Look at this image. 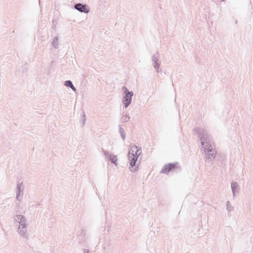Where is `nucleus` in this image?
Instances as JSON below:
<instances>
[{
	"label": "nucleus",
	"mask_w": 253,
	"mask_h": 253,
	"mask_svg": "<svg viewBox=\"0 0 253 253\" xmlns=\"http://www.w3.org/2000/svg\"><path fill=\"white\" fill-rule=\"evenodd\" d=\"M193 131H196L199 135V137L200 138L201 145L205 153V160L212 161L215 157L217 152L211 136L206 130L200 128H194Z\"/></svg>",
	"instance_id": "obj_1"
},
{
	"label": "nucleus",
	"mask_w": 253,
	"mask_h": 253,
	"mask_svg": "<svg viewBox=\"0 0 253 253\" xmlns=\"http://www.w3.org/2000/svg\"><path fill=\"white\" fill-rule=\"evenodd\" d=\"M122 90L124 91L123 102L125 108H127L131 104L133 92L129 91L125 86H123Z\"/></svg>",
	"instance_id": "obj_2"
},
{
	"label": "nucleus",
	"mask_w": 253,
	"mask_h": 253,
	"mask_svg": "<svg viewBox=\"0 0 253 253\" xmlns=\"http://www.w3.org/2000/svg\"><path fill=\"white\" fill-rule=\"evenodd\" d=\"M131 151L134 152V150H133V148H130L128 150L127 155L129 161V169L131 172H135L138 169L137 167H134L136 166V163L138 158H137V156H134V153H131Z\"/></svg>",
	"instance_id": "obj_3"
},
{
	"label": "nucleus",
	"mask_w": 253,
	"mask_h": 253,
	"mask_svg": "<svg viewBox=\"0 0 253 253\" xmlns=\"http://www.w3.org/2000/svg\"><path fill=\"white\" fill-rule=\"evenodd\" d=\"M175 169H176V172L181 170V168L180 167L178 163H169L167 165H165L161 169V172L162 173H167L170 171L174 170Z\"/></svg>",
	"instance_id": "obj_4"
},
{
	"label": "nucleus",
	"mask_w": 253,
	"mask_h": 253,
	"mask_svg": "<svg viewBox=\"0 0 253 253\" xmlns=\"http://www.w3.org/2000/svg\"><path fill=\"white\" fill-rule=\"evenodd\" d=\"M17 232L18 234L24 238L28 239V235L27 234L28 224L27 220L18 225Z\"/></svg>",
	"instance_id": "obj_5"
},
{
	"label": "nucleus",
	"mask_w": 253,
	"mask_h": 253,
	"mask_svg": "<svg viewBox=\"0 0 253 253\" xmlns=\"http://www.w3.org/2000/svg\"><path fill=\"white\" fill-rule=\"evenodd\" d=\"M152 62L156 71L158 73L161 72L162 69L160 68L161 61H160V56L158 52H156L152 55Z\"/></svg>",
	"instance_id": "obj_6"
},
{
	"label": "nucleus",
	"mask_w": 253,
	"mask_h": 253,
	"mask_svg": "<svg viewBox=\"0 0 253 253\" xmlns=\"http://www.w3.org/2000/svg\"><path fill=\"white\" fill-rule=\"evenodd\" d=\"M24 188V185L22 182L18 184L16 186V199L19 201H21L23 199Z\"/></svg>",
	"instance_id": "obj_7"
},
{
	"label": "nucleus",
	"mask_w": 253,
	"mask_h": 253,
	"mask_svg": "<svg viewBox=\"0 0 253 253\" xmlns=\"http://www.w3.org/2000/svg\"><path fill=\"white\" fill-rule=\"evenodd\" d=\"M102 152L103 153L105 159L110 161L112 164L117 166V162L118 159L116 156L111 155L109 152L102 149Z\"/></svg>",
	"instance_id": "obj_8"
},
{
	"label": "nucleus",
	"mask_w": 253,
	"mask_h": 253,
	"mask_svg": "<svg viewBox=\"0 0 253 253\" xmlns=\"http://www.w3.org/2000/svg\"><path fill=\"white\" fill-rule=\"evenodd\" d=\"M74 8L79 11L84 13H88L90 11L89 8L86 4L78 3L74 5Z\"/></svg>",
	"instance_id": "obj_9"
},
{
	"label": "nucleus",
	"mask_w": 253,
	"mask_h": 253,
	"mask_svg": "<svg viewBox=\"0 0 253 253\" xmlns=\"http://www.w3.org/2000/svg\"><path fill=\"white\" fill-rule=\"evenodd\" d=\"M13 220L15 225H18L21 223L23 222L27 219L26 217L22 214H14Z\"/></svg>",
	"instance_id": "obj_10"
},
{
	"label": "nucleus",
	"mask_w": 253,
	"mask_h": 253,
	"mask_svg": "<svg viewBox=\"0 0 253 253\" xmlns=\"http://www.w3.org/2000/svg\"><path fill=\"white\" fill-rule=\"evenodd\" d=\"M231 187L233 197H235L236 194L238 193L239 191V185L237 182L234 181L231 183Z\"/></svg>",
	"instance_id": "obj_11"
},
{
	"label": "nucleus",
	"mask_w": 253,
	"mask_h": 253,
	"mask_svg": "<svg viewBox=\"0 0 253 253\" xmlns=\"http://www.w3.org/2000/svg\"><path fill=\"white\" fill-rule=\"evenodd\" d=\"M131 148H133V150H134V156H137V158H138L139 156L141 153V149L139 147H138L135 144H133L131 146Z\"/></svg>",
	"instance_id": "obj_12"
},
{
	"label": "nucleus",
	"mask_w": 253,
	"mask_h": 253,
	"mask_svg": "<svg viewBox=\"0 0 253 253\" xmlns=\"http://www.w3.org/2000/svg\"><path fill=\"white\" fill-rule=\"evenodd\" d=\"M52 45L55 48H57L58 46V38L56 36L54 37L52 42Z\"/></svg>",
	"instance_id": "obj_13"
},
{
	"label": "nucleus",
	"mask_w": 253,
	"mask_h": 253,
	"mask_svg": "<svg viewBox=\"0 0 253 253\" xmlns=\"http://www.w3.org/2000/svg\"><path fill=\"white\" fill-rule=\"evenodd\" d=\"M119 132L123 140H124L126 138V134L124 129L122 128L121 126H119Z\"/></svg>",
	"instance_id": "obj_14"
},
{
	"label": "nucleus",
	"mask_w": 253,
	"mask_h": 253,
	"mask_svg": "<svg viewBox=\"0 0 253 253\" xmlns=\"http://www.w3.org/2000/svg\"><path fill=\"white\" fill-rule=\"evenodd\" d=\"M130 119V117L128 116V115H123L121 119V121L122 123H126Z\"/></svg>",
	"instance_id": "obj_15"
},
{
	"label": "nucleus",
	"mask_w": 253,
	"mask_h": 253,
	"mask_svg": "<svg viewBox=\"0 0 253 253\" xmlns=\"http://www.w3.org/2000/svg\"><path fill=\"white\" fill-rule=\"evenodd\" d=\"M227 210L230 211L233 210V207L230 205L229 201L226 202Z\"/></svg>",
	"instance_id": "obj_16"
},
{
	"label": "nucleus",
	"mask_w": 253,
	"mask_h": 253,
	"mask_svg": "<svg viewBox=\"0 0 253 253\" xmlns=\"http://www.w3.org/2000/svg\"><path fill=\"white\" fill-rule=\"evenodd\" d=\"M64 85L66 86L71 87L73 85V84L72 81H71L70 80H67L65 82Z\"/></svg>",
	"instance_id": "obj_17"
},
{
	"label": "nucleus",
	"mask_w": 253,
	"mask_h": 253,
	"mask_svg": "<svg viewBox=\"0 0 253 253\" xmlns=\"http://www.w3.org/2000/svg\"><path fill=\"white\" fill-rule=\"evenodd\" d=\"M83 126L84 125V124L85 123V114H84L83 116Z\"/></svg>",
	"instance_id": "obj_18"
},
{
	"label": "nucleus",
	"mask_w": 253,
	"mask_h": 253,
	"mask_svg": "<svg viewBox=\"0 0 253 253\" xmlns=\"http://www.w3.org/2000/svg\"><path fill=\"white\" fill-rule=\"evenodd\" d=\"M20 207V203H18L16 204V208L17 209L16 210V212H20L19 211H18L19 207Z\"/></svg>",
	"instance_id": "obj_19"
},
{
	"label": "nucleus",
	"mask_w": 253,
	"mask_h": 253,
	"mask_svg": "<svg viewBox=\"0 0 253 253\" xmlns=\"http://www.w3.org/2000/svg\"><path fill=\"white\" fill-rule=\"evenodd\" d=\"M84 253H92L89 250L87 249H84Z\"/></svg>",
	"instance_id": "obj_20"
},
{
	"label": "nucleus",
	"mask_w": 253,
	"mask_h": 253,
	"mask_svg": "<svg viewBox=\"0 0 253 253\" xmlns=\"http://www.w3.org/2000/svg\"><path fill=\"white\" fill-rule=\"evenodd\" d=\"M73 91H74L75 92L76 91V87L74 86V85H73L71 87H70Z\"/></svg>",
	"instance_id": "obj_21"
},
{
	"label": "nucleus",
	"mask_w": 253,
	"mask_h": 253,
	"mask_svg": "<svg viewBox=\"0 0 253 253\" xmlns=\"http://www.w3.org/2000/svg\"><path fill=\"white\" fill-rule=\"evenodd\" d=\"M84 239H85V234H84Z\"/></svg>",
	"instance_id": "obj_22"
}]
</instances>
